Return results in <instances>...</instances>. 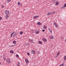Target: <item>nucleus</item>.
<instances>
[{"instance_id": "de8ad7c7", "label": "nucleus", "mask_w": 66, "mask_h": 66, "mask_svg": "<svg viewBox=\"0 0 66 66\" xmlns=\"http://www.w3.org/2000/svg\"><path fill=\"white\" fill-rule=\"evenodd\" d=\"M9 46V47H12V46Z\"/></svg>"}, {"instance_id": "0eeeda50", "label": "nucleus", "mask_w": 66, "mask_h": 66, "mask_svg": "<svg viewBox=\"0 0 66 66\" xmlns=\"http://www.w3.org/2000/svg\"><path fill=\"white\" fill-rule=\"evenodd\" d=\"M9 15H6L5 16V18L6 19H7L8 18H9Z\"/></svg>"}, {"instance_id": "a18cd8bd", "label": "nucleus", "mask_w": 66, "mask_h": 66, "mask_svg": "<svg viewBox=\"0 0 66 66\" xmlns=\"http://www.w3.org/2000/svg\"><path fill=\"white\" fill-rule=\"evenodd\" d=\"M32 31H33V32H34V31H35V30H32Z\"/></svg>"}, {"instance_id": "a19ab883", "label": "nucleus", "mask_w": 66, "mask_h": 66, "mask_svg": "<svg viewBox=\"0 0 66 66\" xmlns=\"http://www.w3.org/2000/svg\"><path fill=\"white\" fill-rule=\"evenodd\" d=\"M44 28H45V29H46V28H47V26H45Z\"/></svg>"}, {"instance_id": "4468645a", "label": "nucleus", "mask_w": 66, "mask_h": 66, "mask_svg": "<svg viewBox=\"0 0 66 66\" xmlns=\"http://www.w3.org/2000/svg\"><path fill=\"white\" fill-rule=\"evenodd\" d=\"M50 14H51V13H48L47 14V15L48 16L49 15H50Z\"/></svg>"}, {"instance_id": "37998d69", "label": "nucleus", "mask_w": 66, "mask_h": 66, "mask_svg": "<svg viewBox=\"0 0 66 66\" xmlns=\"http://www.w3.org/2000/svg\"><path fill=\"white\" fill-rule=\"evenodd\" d=\"M17 65H18L17 66H20V65H19V64H18Z\"/></svg>"}, {"instance_id": "cd10ccee", "label": "nucleus", "mask_w": 66, "mask_h": 66, "mask_svg": "<svg viewBox=\"0 0 66 66\" xmlns=\"http://www.w3.org/2000/svg\"><path fill=\"white\" fill-rule=\"evenodd\" d=\"M3 59L4 61H5V60H6V59H5V57H3Z\"/></svg>"}, {"instance_id": "c85d7f7f", "label": "nucleus", "mask_w": 66, "mask_h": 66, "mask_svg": "<svg viewBox=\"0 0 66 66\" xmlns=\"http://www.w3.org/2000/svg\"><path fill=\"white\" fill-rule=\"evenodd\" d=\"M64 8H65V7H64V6H62L61 7V9H64Z\"/></svg>"}, {"instance_id": "39448f33", "label": "nucleus", "mask_w": 66, "mask_h": 66, "mask_svg": "<svg viewBox=\"0 0 66 66\" xmlns=\"http://www.w3.org/2000/svg\"><path fill=\"white\" fill-rule=\"evenodd\" d=\"M25 61L27 63H29V60H28V59H25Z\"/></svg>"}, {"instance_id": "20e7f679", "label": "nucleus", "mask_w": 66, "mask_h": 66, "mask_svg": "<svg viewBox=\"0 0 66 66\" xmlns=\"http://www.w3.org/2000/svg\"><path fill=\"white\" fill-rule=\"evenodd\" d=\"M31 53L32 54H35V52L34 51H31Z\"/></svg>"}, {"instance_id": "864d4df0", "label": "nucleus", "mask_w": 66, "mask_h": 66, "mask_svg": "<svg viewBox=\"0 0 66 66\" xmlns=\"http://www.w3.org/2000/svg\"><path fill=\"white\" fill-rule=\"evenodd\" d=\"M21 6V5L20 6Z\"/></svg>"}, {"instance_id": "c03bdc74", "label": "nucleus", "mask_w": 66, "mask_h": 66, "mask_svg": "<svg viewBox=\"0 0 66 66\" xmlns=\"http://www.w3.org/2000/svg\"><path fill=\"white\" fill-rule=\"evenodd\" d=\"M57 56H55V57L56 58V57H57Z\"/></svg>"}, {"instance_id": "9b49d317", "label": "nucleus", "mask_w": 66, "mask_h": 66, "mask_svg": "<svg viewBox=\"0 0 66 66\" xmlns=\"http://www.w3.org/2000/svg\"><path fill=\"white\" fill-rule=\"evenodd\" d=\"M64 60L65 61H66V56H64Z\"/></svg>"}, {"instance_id": "7c9ffc66", "label": "nucleus", "mask_w": 66, "mask_h": 66, "mask_svg": "<svg viewBox=\"0 0 66 66\" xmlns=\"http://www.w3.org/2000/svg\"><path fill=\"white\" fill-rule=\"evenodd\" d=\"M18 5H20V2H18Z\"/></svg>"}, {"instance_id": "f704fd0d", "label": "nucleus", "mask_w": 66, "mask_h": 66, "mask_svg": "<svg viewBox=\"0 0 66 66\" xmlns=\"http://www.w3.org/2000/svg\"><path fill=\"white\" fill-rule=\"evenodd\" d=\"M37 53H38V54H39V53H40V52L38 51L37 52Z\"/></svg>"}, {"instance_id": "ddd939ff", "label": "nucleus", "mask_w": 66, "mask_h": 66, "mask_svg": "<svg viewBox=\"0 0 66 66\" xmlns=\"http://www.w3.org/2000/svg\"><path fill=\"white\" fill-rule=\"evenodd\" d=\"M10 52L11 53H13L14 51H13V50L11 51H10Z\"/></svg>"}, {"instance_id": "58836bf2", "label": "nucleus", "mask_w": 66, "mask_h": 66, "mask_svg": "<svg viewBox=\"0 0 66 66\" xmlns=\"http://www.w3.org/2000/svg\"><path fill=\"white\" fill-rule=\"evenodd\" d=\"M60 51L58 53V55H59V54H60Z\"/></svg>"}, {"instance_id": "4be33fe9", "label": "nucleus", "mask_w": 66, "mask_h": 66, "mask_svg": "<svg viewBox=\"0 0 66 66\" xmlns=\"http://www.w3.org/2000/svg\"><path fill=\"white\" fill-rule=\"evenodd\" d=\"M48 30H49V31L50 33H51V32H52V30H51L49 28H48Z\"/></svg>"}, {"instance_id": "a211bd4d", "label": "nucleus", "mask_w": 66, "mask_h": 66, "mask_svg": "<svg viewBox=\"0 0 66 66\" xmlns=\"http://www.w3.org/2000/svg\"><path fill=\"white\" fill-rule=\"evenodd\" d=\"M52 2L53 3H54L55 2V0H52Z\"/></svg>"}, {"instance_id": "9d476101", "label": "nucleus", "mask_w": 66, "mask_h": 66, "mask_svg": "<svg viewBox=\"0 0 66 66\" xmlns=\"http://www.w3.org/2000/svg\"><path fill=\"white\" fill-rule=\"evenodd\" d=\"M35 32L36 34H38L39 32V31H36Z\"/></svg>"}, {"instance_id": "4c0bfd02", "label": "nucleus", "mask_w": 66, "mask_h": 66, "mask_svg": "<svg viewBox=\"0 0 66 66\" xmlns=\"http://www.w3.org/2000/svg\"><path fill=\"white\" fill-rule=\"evenodd\" d=\"M2 19V17L1 16H0V20H1Z\"/></svg>"}, {"instance_id": "79ce46f5", "label": "nucleus", "mask_w": 66, "mask_h": 66, "mask_svg": "<svg viewBox=\"0 0 66 66\" xmlns=\"http://www.w3.org/2000/svg\"><path fill=\"white\" fill-rule=\"evenodd\" d=\"M0 65H2V63L0 62Z\"/></svg>"}, {"instance_id": "2f4dec72", "label": "nucleus", "mask_w": 66, "mask_h": 66, "mask_svg": "<svg viewBox=\"0 0 66 66\" xmlns=\"http://www.w3.org/2000/svg\"><path fill=\"white\" fill-rule=\"evenodd\" d=\"M4 7V6L3 5H2V6L1 8H3Z\"/></svg>"}, {"instance_id": "b1692460", "label": "nucleus", "mask_w": 66, "mask_h": 66, "mask_svg": "<svg viewBox=\"0 0 66 66\" xmlns=\"http://www.w3.org/2000/svg\"><path fill=\"white\" fill-rule=\"evenodd\" d=\"M33 18L34 19H36V18H37V17H36V16H35Z\"/></svg>"}, {"instance_id": "49530a36", "label": "nucleus", "mask_w": 66, "mask_h": 66, "mask_svg": "<svg viewBox=\"0 0 66 66\" xmlns=\"http://www.w3.org/2000/svg\"><path fill=\"white\" fill-rule=\"evenodd\" d=\"M42 24V23H40V24L39 25H41Z\"/></svg>"}, {"instance_id": "ea45409f", "label": "nucleus", "mask_w": 66, "mask_h": 66, "mask_svg": "<svg viewBox=\"0 0 66 66\" xmlns=\"http://www.w3.org/2000/svg\"><path fill=\"white\" fill-rule=\"evenodd\" d=\"M61 39H63V38H63V37H61Z\"/></svg>"}, {"instance_id": "c9c22d12", "label": "nucleus", "mask_w": 66, "mask_h": 66, "mask_svg": "<svg viewBox=\"0 0 66 66\" xmlns=\"http://www.w3.org/2000/svg\"><path fill=\"white\" fill-rule=\"evenodd\" d=\"M27 54L28 55H30V53H27Z\"/></svg>"}, {"instance_id": "dca6fc26", "label": "nucleus", "mask_w": 66, "mask_h": 66, "mask_svg": "<svg viewBox=\"0 0 66 66\" xmlns=\"http://www.w3.org/2000/svg\"><path fill=\"white\" fill-rule=\"evenodd\" d=\"M14 33V32H13L11 34V38H12V36L13 35V34Z\"/></svg>"}, {"instance_id": "f03ea898", "label": "nucleus", "mask_w": 66, "mask_h": 66, "mask_svg": "<svg viewBox=\"0 0 66 66\" xmlns=\"http://www.w3.org/2000/svg\"><path fill=\"white\" fill-rule=\"evenodd\" d=\"M5 13L6 14L9 15V14H10V12L9 11H8L7 10H6L5 11Z\"/></svg>"}, {"instance_id": "393cba45", "label": "nucleus", "mask_w": 66, "mask_h": 66, "mask_svg": "<svg viewBox=\"0 0 66 66\" xmlns=\"http://www.w3.org/2000/svg\"><path fill=\"white\" fill-rule=\"evenodd\" d=\"M37 24L38 25H39L40 24V22H38L37 23Z\"/></svg>"}, {"instance_id": "e433bc0d", "label": "nucleus", "mask_w": 66, "mask_h": 66, "mask_svg": "<svg viewBox=\"0 0 66 66\" xmlns=\"http://www.w3.org/2000/svg\"><path fill=\"white\" fill-rule=\"evenodd\" d=\"M42 31H43V32H45V30L43 29L42 30Z\"/></svg>"}, {"instance_id": "5fc2aeb1", "label": "nucleus", "mask_w": 66, "mask_h": 66, "mask_svg": "<svg viewBox=\"0 0 66 66\" xmlns=\"http://www.w3.org/2000/svg\"><path fill=\"white\" fill-rule=\"evenodd\" d=\"M15 46H17V45H15Z\"/></svg>"}, {"instance_id": "f8f14e48", "label": "nucleus", "mask_w": 66, "mask_h": 66, "mask_svg": "<svg viewBox=\"0 0 66 66\" xmlns=\"http://www.w3.org/2000/svg\"><path fill=\"white\" fill-rule=\"evenodd\" d=\"M29 45H30V44L28 43L25 44V45L26 46H29Z\"/></svg>"}, {"instance_id": "6e6552de", "label": "nucleus", "mask_w": 66, "mask_h": 66, "mask_svg": "<svg viewBox=\"0 0 66 66\" xmlns=\"http://www.w3.org/2000/svg\"><path fill=\"white\" fill-rule=\"evenodd\" d=\"M33 40L32 39L31 40V39H30L29 40V41L31 43H33Z\"/></svg>"}, {"instance_id": "603ef678", "label": "nucleus", "mask_w": 66, "mask_h": 66, "mask_svg": "<svg viewBox=\"0 0 66 66\" xmlns=\"http://www.w3.org/2000/svg\"><path fill=\"white\" fill-rule=\"evenodd\" d=\"M58 55V53H57V56Z\"/></svg>"}, {"instance_id": "f3484780", "label": "nucleus", "mask_w": 66, "mask_h": 66, "mask_svg": "<svg viewBox=\"0 0 66 66\" xmlns=\"http://www.w3.org/2000/svg\"><path fill=\"white\" fill-rule=\"evenodd\" d=\"M16 41H14L13 42V43L14 44H16Z\"/></svg>"}, {"instance_id": "bb28decb", "label": "nucleus", "mask_w": 66, "mask_h": 66, "mask_svg": "<svg viewBox=\"0 0 66 66\" xmlns=\"http://www.w3.org/2000/svg\"><path fill=\"white\" fill-rule=\"evenodd\" d=\"M15 34H14V36H15L16 35H17V34L16 33V32H15Z\"/></svg>"}, {"instance_id": "aec40b11", "label": "nucleus", "mask_w": 66, "mask_h": 66, "mask_svg": "<svg viewBox=\"0 0 66 66\" xmlns=\"http://www.w3.org/2000/svg\"><path fill=\"white\" fill-rule=\"evenodd\" d=\"M39 43L40 44H42V42L41 41H39Z\"/></svg>"}, {"instance_id": "3c124183", "label": "nucleus", "mask_w": 66, "mask_h": 66, "mask_svg": "<svg viewBox=\"0 0 66 66\" xmlns=\"http://www.w3.org/2000/svg\"><path fill=\"white\" fill-rule=\"evenodd\" d=\"M13 45L14 46H16L15 45Z\"/></svg>"}, {"instance_id": "09e8293b", "label": "nucleus", "mask_w": 66, "mask_h": 66, "mask_svg": "<svg viewBox=\"0 0 66 66\" xmlns=\"http://www.w3.org/2000/svg\"><path fill=\"white\" fill-rule=\"evenodd\" d=\"M14 45H12V47H14Z\"/></svg>"}, {"instance_id": "72a5a7b5", "label": "nucleus", "mask_w": 66, "mask_h": 66, "mask_svg": "<svg viewBox=\"0 0 66 66\" xmlns=\"http://www.w3.org/2000/svg\"><path fill=\"white\" fill-rule=\"evenodd\" d=\"M36 17H37V18H38L39 17V15H36Z\"/></svg>"}, {"instance_id": "6ab92c4d", "label": "nucleus", "mask_w": 66, "mask_h": 66, "mask_svg": "<svg viewBox=\"0 0 66 66\" xmlns=\"http://www.w3.org/2000/svg\"><path fill=\"white\" fill-rule=\"evenodd\" d=\"M50 37L51 39H52L53 38V36H51Z\"/></svg>"}, {"instance_id": "a878e982", "label": "nucleus", "mask_w": 66, "mask_h": 66, "mask_svg": "<svg viewBox=\"0 0 66 66\" xmlns=\"http://www.w3.org/2000/svg\"><path fill=\"white\" fill-rule=\"evenodd\" d=\"M56 5H58V2H56Z\"/></svg>"}, {"instance_id": "2eb2a0df", "label": "nucleus", "mask_w": 66, "mask_h": 66, "mask_svg": "<svg viewBox=\"0 0 66 66\" xmlns=\"http://www.w3.org/2000/svg\"><path fill=\"white\" fill-rule=\"evenodd\" d=\"M19 34L21 35L23 34V32L22 31H21L20 32Z\"/></svg>"}, {"instance_id": "c756f323", "label": "nucleus", "mask_w": 66, "mask_h": 66, "mask_svg": "<svg viewBox=\"0 0 66 66\" xmlns=\"http://www.w3.org/2000/svg\"><path fill=\"white\" fill-rule=\"evenodd\" d=\"M55 13V12H51V13L52 14H54Z\"/></svg>"}, {"instance_id": "8fccbe9b", "label": "nucleus", "mask_w": 66, "mask_h": 66, "mask_svg": "<svg viewBox=\"0 0 66 66\" xmlns=\"http://www.w3.org/2000/svg\"><path fill=\"white\" fill-rule=\"evenodd\" d=\"M18 64H20V63H19V62H18Z\"/></svg>"}, {"instance_id": "423d86ee", "label": "nucleus", "mask_w": 66, "mask_h": 66, "mask_svg": "<svg viewBox=\"0 0 66 66\" xmlns=\"http://www.w3.org/2000/svg\"><path fill=\"white\" fill-rule=\"evenodd\" d=\"M53 24L55 26L56 28H57V25L55 23H54Z\"/></svg>"}, {"instance_id": "1a4fd4ad", "label": "nucleus", "mask_w": 66, "mask_h": 66, "mask_svg": "<svg viewBox=\"0 0 66 66\" xmlns=\"http://www.w3.org/2000/svg\"><path fill=\"white\" fill-rule=\"evenodd\" d=\"M11 1V0H6V2L7 3H9Z\"/></svg>"}, {"instance_id": "5701e85b", "label": "nucleus", "mask_w": 66, "mask_h": 66, "mask_svg": "<svg viewBox=\"0 0 66 66\" xmlns=\"http://www.w3.org/2000/svg\"><path fill=\"white\" fill-rule=\"evenodd\" d=\"M15 56H16V57H19V56L18 55V54H16L15 55Z\"/></svg>"}, {"instance_id": "7ed1b4c3", "label": "nucleus", "mask_w": 66, "mask_h": 66, "mask_svg": "<svg viewBox=\"0 0 66 66\" xmlns=\"http://www.w3.org/2000/svg\"><path fill=\"white\" fill-rule=\"evenodd\" d=\"M43 40H44V43L45 42H47V39H46L43 38Z\"/></svg>"}, {"instance_id": "6e6d98bb", "label": "nucleus", "mask_w": 66, "mask_h": 66, "mask_svg": "<svg viewBox=\"0 0 66 66\" xmlns=\"http://www.w3.org/2000/svg\"><path fill=\"white\" fill-rule=\"evenodd\" d=\"M58 4H59V3H58Z\"/></svg>"}, {"instance_id": "473e14b6", "label": "nucleus", "mask_w": 66, "mask_h": 66, "mask_svg": "<svg viewBox=\"0 0 66 66\" xmlns=\"http://www.w3.org/2000/svg\"><path fill=\"white\" fill-rule=\"evenodd\" d=\"M64 7H66V4H65L64 5Z\"/></svg>"}, {"instance_id": "412c9836", "label": "nucleus", "mask_w": 66, "mask_h": 66, "mask_svg": "<svg viewBox=\"0 0 66 66\" xmlns=\"http://www.w3.org/2000/svg\"><path fill=\"white\" fill-rule=\"evenodd\" d=\"M64 65V63H62L61 64L60 66H63V65Z\"/></svg>"}, {"instance_id": "f257e3e1", "label": "nucleus", "mask_w": 66, "mask_h": 66, "mask_svg": "<svg viewBox=\"0 0 66 66\" xmlns=\"http://www.w3.org/2000/svg\"><path fill=\"white\" fill-rule=\"evenodd\" d=\"M6 62H7L8 63H11V61L10 59H8L6 60Z\"/></svg>"}]
</instances>
